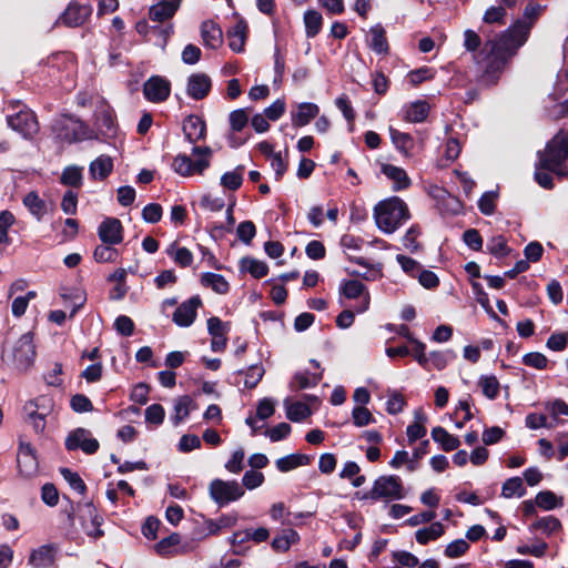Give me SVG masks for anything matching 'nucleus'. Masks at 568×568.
<instances>
[{"label":"nucleus","mask_w":568,"mask_h":568,"mask_svg":"<svg viewBox=\"0 0 568 568\" xmlns=\"http://www.w3.org/2000/svg\"><path fill=\"white\" fill-rule=\"evenodd\" d=\"M486 247L490 254H493L497 257L506 256L509 253V247L507 246V241L503 235L493 236L487 242Z\"/></svg>","instance_id":"nucleus-51"},{"label":"nucleus","mask_w":568,"mask_h":568,"mask_svg":"<svg viewBox=\"0 0 568 568\" xmlns=\"http://www.w3.org/2000/svg\"><path fill=\"white\" fill-rule=\"evenodd\" d=\"M264 375V368L261 365H252L245 372L244 384L247 388H254Z\"/></svg>","instance_id":"nucleus-59"},{"label":"nucleus","mask_w":568,"mask_h":568,"mask_svg":"<svg viewBox=\"0 0 568 568\" xmlns=\"http://www.w3.org/2000/svg\"><path fill=\"white\" fill-rule=\"evenodd\" d=\"M530 530H540L546 535H551L561 529V523L554 516L538 518L529 527Z\"/></svg>","instance_id":"nucleus-44"},{"label":"nucleus","mask_w":568,"mask_h":568,"mask_svg":"<svg viewBox=\"0 0 568 568\" xmlns=\"http://www.w3.org/2000/svg\"><path fill=\"white\" fill-rule=\"evenodd\" d=\"M181 541V537L179 534L173 532L169 537L163 538L155 545V550L159 555H168L170 549Z\"/></svg>","instance_id":"nucleus-63"},{"label":"nucleus","mask_w":568,"mask_h":568,"mask_svg":"<svg viewBox=\"0 0 568 568\" xmlns=\"http://www.w3.org/2000/svg\"><path fill=\"white\" fill-rule=\"evenodd\" d=\"M255 225L251 221L241 222L236 229V234L239 239L246 244L251 243V241L255 236Z\"/></svg>","instance_id":"nucleus-61"},{"label":"nucleus","mask_w":568,"mask_h":568,"mask_svg":"<svg viewBox=\"0 0 568 568\" xmlns=\"http://www.w3.org/2000/svg\"><path fill=\"white\" fill-rule=\"evenodd\" d=\"M212 81L205 73H193L189 77L186 83V93L194 100L204 99L211 91Z\"/></svg>","instance_id":"nucleus-17"},{"label":"nucleus","mask_w":568,"mask_h":568,"mask_svg":"<svg viewBox=\"0 0 568 568\" xmlns=\"http://www.w3.org/2000/svg\"><path fill=\"white\" fill-rule=\"evenodd\" d=\"M536 505L544 510H552L564 505V498L551 490H542L536 495Z\"/></svg>","instance_id":"nucleus-40"},{"label":"nucleus","mask_w":568,"mask_h":568,"mask_svg":"<svg viewBox=\"0 0 568 568\" xmlns=\"http://www.w3.org/2000/svg\"><path fill=\"white\" fill-rule=\"evenodd\" d=\"M285 408L286 416L292 422H302L312 414L310 407L302 402L290 403L285 400Z\"/></svg>","instance_id":"nucleus-42"},{"label":"nucleus","mask_w":568,"mask_h":568,"mask_svg":"<svg viewBox=\"0 0 568 568\" xmlns=\"http://www.w3.org/2000/svg\"><path fill=\"white\" fill-rule=\"evenodd\" d=\"M429 113V104L424 100H417L405 108L404 119L412 123L424 122Z\"/></svg>","instance_id":"nucleus-27"},{"label":"nucleus","mask_w":568,"mask_h":568,"mask_svg":"<svg viewBox=\"0 0 568 568\" xmlns=\"http://www.w3.org/2000/svg\"><path fill=\"white\" fill-rule=\"evenodd\" d=\"M247 26L239 21L227 31L229 45L234 52H242L246 39Z\"/></svg>","instance_id":"nucleus-29"},{"label":"nucleus","mask_w":568,"mask_h":568,"mask_svg":"<svg viewBox=\"0 0 568 568\" xmlns=\"http://www.w3.org/2000/svg\"><path fill=\"white\" fill-rule=\"evenodd\" d=\"M201 36L205 45L210 48H216L222 42V30L212 21L202 23Z\"/></svg>","instance_id":"nucleus-33"},{"label":"nucleus","mask_w":568,"mask_h":568,"mask_svg":"<svg viewBox=\"0 0 568 568\" xmlns=\"http://www.w3.org/2000/svg\"><path fill=\"white\" fill-rule=\"evenodd\" d=\"M37 356L33 334L28 332L23 334L12 348V359L19 371H28Z\"/></svg>","instance_id":"nucleus-7"},{"label":"nucleus","mask_w":568,"mask_h":568,"mask_svg":"<svg viewBox=\"0 0 568 568\" xmlns=\"http://www.w3.org/2000/svg\"><path fill=\"white\" fill-rule=\"evenodd\" d=\"M406 406L405 397L395 389L387 390L386 412L389 415L399 414Z\"/></svg>","instance_id":"nucleus-46"},{"label":"nucleus","mask_w":568,"mask_h":568,"mask_svg":"<svg viewBox=\"0 0 568 568\" xmlns=\"http://www.w3.org/2000/svg\"><path fill=\"white\" fill-rule=\"evenodd\" d=\"M432 438L438 443L445 452H452L459 447L458 437L449 434L445 428L437 426L432 430Z\"/></svg>","instance_id":"nucleus-31"},{"label":"nucleus","mask_w":568,"mask_h":568,"mask_svg":"<svg viewBox=\"0 0 568 568\" xmlns=\"http://www.w3.org/2000/svg\"><path fill=\"white\" fill-rule=\"evenodd\" d=\"M322 379V373L311 374L308 372L296 373L290 382V388L294 392L316 386Z\"/></svg>","instance_id":"nucleus-30"},{"label":"nucleus","mask_w":568,"mask_h":568,"mask_svg":"<svg viewBox=\"0 0 568 568\" xmlns=\"http://www.w3.org/2000/svg\"><path fill=\"white\" fill-rule=\"evenodd\" d=\"M389 135L396 149L402 152H407L413 146V138L408 133L389 126Z\"/></svg>","instance_id":"nucleus-49"},{"label":"nucleus","mask_w":568,"mask_h":568,"mask_svg":"<svg viewBox=\"0 0 568 568\" xmlns=\"http://www.w3.org/2000/svg\"><path fill=\"white\" fill-rule=\"evenodd\" d=\"M365 291H366L365 285L357 280L345 281L341 286L342 294L347 298L354 300V298H357V297L364 295L361 306H358L356 308L357 313H364L365 311L368 310L369 295Z\"/></svg>","instance_id":"nucleus-19"},{"label":"nucleus","mask_w":568,"mask_h":568,"mask_svg":"<svg viewBox=\"0 0 568 568\" xmlns=\"http://www.w3.org/2000/svg\"><path fill=\"white\" fill-rule=\"evenodd\" d=\"M531 22L518 20L498 38L488 40L475 55L476 64L481 72L480 80L485 84H494L503 72L508 60L527 41Z\"/></svg>","instance_id":"nucleus-1"},{"label":"nucleus","mask_w":568,"mask_h":568,"mask_svg":"<svg viewBox=\"0 0 568 568\" xmlns=\"http://www.w3.org/2000/svg\"><path fill=\"white\" fill-rule=\"evenodd\" d=\"M71 408L77 413L93 410L92 402L83 394H75L70 400Z\"/></svg>","instance_id":"nucleus-60"},{"label":"nucleus","mask_w":568,"mask_h":568,"mask_svg":"<svg viewBox=\"0 0 568 568\" xmlns=\"http://www.w3.org/2000/svg\"><path fill=\"white\" fill-rule=\"evenodd\" d=\"M78 514L81 526L89 537L99 539L104 535V531L100 528L103 523V518L98 514L95 507L91 503L79 505Z\"/></svg>","instance_id":"nucleus-9"},{"label":"nucleus","mask_w":568,"mask_h":568,"mask_svg":"<svg viewBox=\"0 0 568 568\" xmlns=\"http://www.w3.org/2000/svg\"><path fill=\"white\" fill-rule=\"evenodd\" d=\"M469 548L468 542L465 539H456L449 542L445 548V555L448 558H458L463 556Z\"/></svg>","instance_id":"nucleus-58"},{"label":"nucleus","mask_w":568,"mask_h":568,"mask_svg":"<svg viewBox=\"0 0 568 568\" xmlns=\"http://www.w3.org/2000/svg\"><path fill=\"white\" fill-rule=\"evenodd\" d=\"M311 463V457L304 454H291L276 460V467L280 471L286 473L296 467L305 466Z\"/></svg>","instance_id":"nucleus-34"},{"label":"nucleus","mask_w":568,"mask_h":568,"mask_svg":"<svg viewBox=\"0 0 568 568\" xmlns=\"http://www.w3.org/2000/svg\"><path fill=\"white\" fill-rule=\"evenodd\" d=\"M320 108L315 103L303 102L297 105V112L293 113L292 122L295 126H304L318 115Z\"/></svg>","instance_id":"nucleus-25"},{"label":"nucleus","mask_w":568,"mask_h":568,"mask_svg":"<svg viewBox=\"0 0 568 568\" xmlns=\"http://www.w3.org/2000/svg\"><path fill=\"white\" fill-rule=\"evenodd\" d=\"M61 475L69 483L72 489L75 491L83 494L87 489L84 481L81 479L79 474L70 470L69 468H62Z\"/></svg>","instance_id":"nucleus-57"},{"label":"nucleus","mask_w":568,"mask_h":568,"mask_svg":"<svg viewBox=\"0 0 568 568\" xmlns=\"http://www.w3.org/2000/svg\"><path fill=\"white\" fill-rule=\"evenodd\" d=\"M98 235L103 244H120L123 241V227L121 221L115 217L104 219L98 227Z\"/></svg>","instance_id":"nucleus-14"},{"label":"nucleus","mask_w":568,"mask_h":568,"mask_svg":"<svg viewBox=\"0 0 568 568\" xmlns=\"http://www.w3.org/2000/svg\"><path fill=\"white\" fill-rule=\"evenodd\" d=\"M300 540V535L294 529H284L280 535H277L271 546L275 551L285 552L287 551L292 545H295Z\"/></svg>","instance_id":"nucleus-32"},{"label":"nucleus","mask_w":568,"mask_h":568,"mask_svg":"<svg viewBox=\"0 0 568 568\" xmlns=\"http://www.w3.org/2000/svg\"><path fill=\"white\" fill-rule=\"evenodd\" d=\"M538 156L541 169L554 172L559 178L568 176V133L559 131L547 143L545 150L538 152Z\"/></svg>","instance_id":"nucleus-2"},{"label":"nucleus","mask_w":568,"mask_h":568,"mask_svg":"<svg viewBox=\"0 0 568 568\" xmlns=\"http://www.w3.org/2000/svg\"><path fill=\"white\" fill-rule=\"evenodd\" d=\"M496 199L497 193L495 192L484 193L478 201L479 211L485 215H491L495 211Z\"/></svg>","instance_id":"nucleus-62"},{"label":"nucleus","mask_w":568,"mask_h":568,"mask_svg":"<svg viewBox=\"0 0 568 568\" xmlns=\"http://www.w3.org/2000/svg\"><path fill=\"white\" fill-rule=\"evenodd\" d=\"M113 245H98L93 252V257L95 262L98 263H108V262H114L118 256L119 252L116 248L112 247Z\"/></svg>","instance_id":"nucleus-52"},{"label":"nucleus","mask_w":568,"mask_h":568,"mask_svg":"<svg viewBox=\"0 0 568 568\" xmlns=\"http://www.w3.org/2000/svg\"><path fill=\"white\" fill-rule=\"evenodd\" d=\"M304 24L307 38H314L322 29V14L316 10H307L304 13Z\"/></svg>","instance_id":"nucleus-41"},{"label":"nucleus","mask_w":568,"mask_h":568,"mask_svg":"<svg viewBox=\"0 0 568 568\" xmlns=\"http://www.w3.org/2000/svg\"><path fill=\"white\" fill-rule=\"evenodd\" d=\"M22 202L29 212L37 217V220H41L47 212L45 202L40 199L36 191H31L26 194Z\"/></svg>","instance_id":"nucleus-36"},{"label":"nucleus","mask_w":568,"mask_h":568,"mask_svg":"<svg viewBox=\"0 0 568 568\" xmlns=\"http://www.w3.org/2000/svg\"><path fill=\"white\" fill-rule=\"evenodd\" d=\"M382 173L394 182V190H405L410 185V179L404 169L393 164H383Z\"/></svg>","instance_id":"nucleus-24"},{"label":"nucleus","mask_w":568,"mask_h":568,"mask_svg":"<svg viewBox=\"0 0 568 568\" xmlns=\"http://www.w3.org/2000/svg\"><path fill=\"white\" fill-rule=\"evenodd\" d=\"M17 465L20 475L24 478H32L38 474L39 463L36 449L22 436L19 437Z\"/></svg>","instance_id":"nucleus-8"},{"label":"nucleus","mask_w":568,"mask_h":568,"mask_svg":"<svg viewBox=\"0 0 568 568\" xmlns=\"http://www.w3.org/2000/svg\"><path fill=\"white\" fill-rule=\"evenodd\" d=\"M201 283L206 287H211L217 294H226L230 290L225 277L216 273H204L201 277Z\"/></svg>","instance_id":"nucleus-38"},{"label":"nucleus","mask_w":568,"mask_h":568,"mask_svg":"<svg viewBox=\"0 0 568 568\" xmlns=\"http://www.w3.org/2000/svg\"><path fill=\"white\" fill-rule=\"evenodd\" d=\"M8 125L23 138H32L39 130L36 115L30 110H19L7 118Z\"/></svg>","instance_id":"nucleus-12"},{"label":"nucleus","mask_w":568,"mask_h":568,"mask_svg":"<svg viewBox=\"0 0 568 568\" xmlns=\"http://www.w3.org/2000/svg\"><path fill=\"white\" fill-rule=\"evenodd\" d=\"M202 306L199 295L192 296L181 303L173 313L172 321L180 327H190L197 315V310Z\"/></svg>","instance_id":"nucleus-13"},{"label":"nucleus","mask_w":568,"mask_h":568,"mask_svg":"<svg viewBox=\"0 0 568 568\" xmlns=\"http://www.w3.org/2000/svg\"><path fill=\"white\" fill-rule=\"evenodd\" d=\"M183 133L190 143H196L205 138L206 125L199 115H189L183 122Z\"/></svg>","instance_id":"nucleus-21"},{"label":"nucleus","mask_w":568,"mask_h":568,"mask_svg":"<svg viewBox=\"0 0 568 568\" xmlns=\"http://www.w3.org/2000/svg\"><path fill=\"white\" fill-rule=\"evenodd\" d=\"M479 386L483 394L489 399H495L499 394V382L494 375L481 376L479 378Z\"/></svg>","instance_id":"nucleus-48"},{"label":"nucleus","mask_w":568,"mask_h":568,"mask_svg":"<svg viewBox=\"0 0 568 568\" xmlns=\"http://www.w3.org/2000/svg\"><path fill=\"white\" fill-rule=\"evenodd\" d=\"M402 479L396 475H384L375 479L369 491L363 495V499L371 500H399L405 497Z\"/></svg>","instance_id":"nucleus-5"},{"label":"nucleus","mask_w":568,"mask_h":568,"mask_svg":"<svg viewBox=\"0 0 568 568\" xmlns=\"http://www.w3.org/2000/svg\"><path fill=\"white\" fill-rule=\"evenodd\" d=\"M95 125L100 131L110 134L114 130V115L112 109L105 104L101 105L95 111Z\"/></svg>","instance_id":"nucleus-28"},{"label":"nucleus","mask_w":568,"mask_h":568,"mask_svg":"<svg viewBox=\"0 0 568 568\" xmlns=\"http://www.w3.org/2000/svg\"><path fill=\"white\" fill-rule=\"evenodd\" d=\"M59 125V138L69 143L95 138L93 131L78 119L67 118Z\"/></svg>","instance_id":"nucleus-10"},{"label":"nucleus","mask_w":568,"mask_h":568,"mask_svg":"<svg viewBox=\"0 0 568 568\" xmlns=\"http://www.w3.org/2000/svg\"><path fill=\"white\" fill-rule=\"evenodd\" d=\"M230 329L229 323L221 321V318L213 316L207 320V332L212 337L211 349L213 352H222L227 344L226 334Z\"/></svg>","instance_id":"nucleus-15"},{"label":"nucleus","mask_w":568,"mask_h":568,"mask_svg":"<svg viewBox=\"0 0 568 568\" xmlns=\"http://www.w3.org/2000/svg\"><path fill=\"white\" fill-rule=\"evenodd\" d=\"M112 159L108 155H100L91 162L89 171L93 179L103 180L112 172Z\"/></svg>","instance_id":"nucleus-35"},{"label":"nucleus","mask_w":568,"mask_h":568,"mask_svg":"<svg viewBox=\"0 0 568 568\" xmlns=\"http://www.w3.org/2000/svg\"><path fill=\"white\" fill-rule=\"evenodd\" d=\"M99 442L92 437L91 432L81 427L69 433L65 438V448L70 452L81 449L91 455L99 449Z\"/></svg>","instance_id":"nucleus-11"},{"label":"nucleus","mask_w":568,"mask_h":568,"mask_svg":"<svg viewBox=\"0 0 568 568\" xmlns=\"http://www.w3.org/2000/svg\"><path fill=\"white\" fill-rule=\"evenodd\" d=\"M182 0H161L150 8L149 17L152 21L164 22L175 14Z\"/></svg>","instance_id":"nucleus-20"},{"label":"nucleus","mask_w":568,"mask_h":568,"mask_svg":"<svg viewBox=\"0 0 568 568\" xmlns=\"http://www.w3.org/2000/svg\"><path fill=\"white\" fill-rule=\"evenodd\" d=\"M240 268L242 272L250 273L255 278H261L268 272L266 263L253 257H243L240 261Z\"/></svg>","instance_id":"nucleus-39"},{"label":"nucleus","mask_w":568,"mask_h":568,"mask_svg":"<svg viewBox=\"0 0 568 568\" xmlns=\"http://www.w3.org/2000/svg\"><path fill=\"white\" fill-rule=\"evenodd\" d=\"M55 559V548L52 545H43L32 550L29 565L34 568H49Z\"/></svg>","instance_id":"nucleus-22"},{"label":"nucleus","mask_w":568,"mask_h":568,"mask_svg":"<svg viewBox=\"0 0 568 568\" xmlns=\"http://www.w3.org/2000/svg\"><path fill=\"white\" fill-rule=\"evenodd\" d=\"M483 21L491 24H505L506 23V9L503 6H491L484 13Z\"/></svg>","instance_id":"nucleus-53"},{"label":"nucleus","mask_w":568,"mask_h":568,"mask_svg":"<svg viewBox=\"0 0 568 568\" xmlns=\"http://www.w3.org/2000/svg\"><path fill=\"white\" fill-rule=\"evenodd\" d=\"M454 356L453 352H430L428 354L429 359V367L433 366L434 368L442 371L446 367L448 361Z\"/></svg>","instance_id":"nucleus-56"},{"label":"nucleus","mask_w":568,"mask_h":568,"mask_svg":"<svg viewBox=\"0 0 568 568\" xmlns=\"http://www.w3.org/2000/svg\"><path fill=\"white\" fill-rule=\"evenodd\" d=\"M244 166L239 165L235 170L226 172L221 176V184L231 191H235L241 187L243 183Z\"/></svg>","instance_id":"nucleus-45"},{"label":"nucleus","mask_w":568,"mask_h":568,"mask_svg":"<svg viewBox=\"0 0 568 568\" xmlns=\"http://www.w3.org/2000/svg\"><path fill=\"white\" fill-rule=\"evenodd\" d=\"M229 121L232 130L240 132L246 126L248 115L244 109H237L230 113Z\"/></svg>","instance_id":"nucleus-55"},{"label":"nucleus","mask_w":568,"mask_h":568,"mask_svg":"<svg viewBox=\"0 0 568 568\" xmlns=\"http://www.w3.org/2000/svg\"><path fill=\"white\" fill-rule=\"evenodd\" d=\"M166 252L182 267L190 266L193 262V255L186 247H175V244H172Z\"/></svg>","instance_id":"nucleus-47"},{"label":"nucleus","mask_w":568,"mask_h":568,"mask_svg":"<svg viewBox=\"0 0 568 568\" xmlns=\"http://www.w3.org/2000/svg\"><path fill=\"white\" fill-rule=\"evenodd\" d=\"M385 33V29L379 23L369 29L368 47L377 54L388 53L389 47Z\"/></svg>","instance_id":"nucleus-26"},{"label":"nucleus","mask_w":568,"mask_h":568,"mask_svg":"<svg viewBox=\"0 0 568 568\" xmlns=\"http://www.w3.org/2000/svg\"><path fill=\"white\" fill-rule=\"evenodd\" d=\"M142 217L148 223H156L162 217V207L158 203H150L142 210Z\"/></svg>","instance_id":"nucleus-64"},{"label":"nucleus","mask_w":568,"mask_h":568,"mask_svg":"<svg viewBox=\"0 0 568 568\" xmlns=\"http://www.w3.org/2000/svg\"><path fill=\"white\" fill-rule=\"evenodd\" d=\"M191 155L185 153H179L172 162V170L184 178H189L195 174L202 175L204 171L210 166L213 151L210 146H194Z\"/></svg>","instance_id":"nucleus-4"},{"label":"nucleus","mask_w":568,"mask_h":568,"mask_svg":"<svg viewBox=\"0 0 568 568\" xmlns=\"http://www.w3.org/2000/svg\"><path fill=\"white\" fill-rule=\"evenodd\" d=\"M143 93L151 102H162L170 94V82L161 77H151L143 85Z\"/></svg>","instance_id":"nucleus-16"},{"label":"nucleus","mask_w":568,"mask_h":568,"mask_svg":"<svg viewBox=\"0 0 568 568\" xmlns=\"http://www.w3.org/2000/svg\"><path fill=\"white\" fill-rule=\"evenodd\" d=\"M445 532V527L442 523H433L429 527L418 529L415 532L416 541L420 545H426L430 540H436Z\"/></svg>","instance_id":"nucleus-37"},{"label":"nucleus","mask_w":568,"mask_h":568,"mask_svg":"<svg viewBox=\"0 0 568 568\" xmlns=\"http://www.w3.org/2000/svg\"><path fill=\"white\" fill-rule=\"evenodd\" d=\"M526 494L523 479L520 477L508 478L501 487V496L505 498L523 497Z\"/></svg>","instance_id":"nucleus-43"},{"label":"nucleus","mask_w":568,"mask_h":568,"mask_svg":"<svg viewBox=\"0 0 568 568\" xmlns=\"http://www.w3.org/2000/svg\"><path fill=\"white\" fill-rule=\"evenodd\" d=\"M60 180L64 185L79 187L82 183V169L78 166H68L63 170Z\"/></svg>","instance_id":"nucleus-50"},{"label":"nucleus","mask_w":568,"mask_h":568,"mask_svg":"<svg viewBox=\"0 0 568 568\" xmlns=\"http://www.w3.org/2000/svg\"><path fill=\"white\" fill-rule=\"evenodd\" d=\"M209 493L219 506H224L240 499L244 495V489L236 480L214 479L210 484Z\"/></svg>","instance_id":"nucleus-6"},{"label":"nucleus","mask_w":568,"mask_h":568,"mask_svg":"<svg viewBox=\"0 0 568 568\" xmlns=\"http://www.w3.org/2000/svg\"><path fill=\"white\" fill-rule=\"evenodd\" d=\"M376 224L384 233L395 232L409 217L408 207L399 197L379 202L374 210Z\"/></svg>","instance_id":"nucleus-3"},{"label":"nucleus","mask_w":568,"mask_h":568,"mask_svg":"<svg viewBox=\"0 0 568 568\" xmlns=\"http://www.w3.org/2000/svg\"><path fill=\"white\" fill-rule=\"evenodd\" d=\"M41 398L30 400L26 404L24 409L28 412L27 422L32 425L33 430L37 434H42L45 429V413H39L38 409L41 407L39 402ZM42 400L44 398L42 397Z\"/></svg>","instance_id":"nucleus-23"},{"label":"nucleus","mask_w":568,"mask_h":568,"mask_svg":"<svg viewBox=\"0 0 568 568\" xmlns=\"http://www.w3.org/2000/svg\"><path fill=\"white\" fill-rule=\"evenodd\" d=\"M92 8L89 4L71 3L62 13L60 20L67 27L82 26L91 16Z\"/></svg>","instance_id":"nucleus-18"},{"label":"nucleus","mask_w":568,"mask_h":568,"mask_svg":"<svg viewBox=\"0 0 568 568\" xmlns=\"http://www.w3.org/2000/svg\"><path fill=\"white\" fill-rule=\"evenodd\" d=\"M352 419L356 427H364L375 422L372 413L365 406H355L352 410Z\"/></svg>","instance_id":"nucleus-54"}]
</instances>
